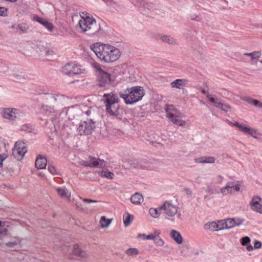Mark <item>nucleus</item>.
I'll list each match as a JSON object with an SVG mask.
<instances>
[{"label": "nucleus", "mask_w": 262, "mask_h": 262, "mask_svg": "<svg viewBox=\"0 0 262 262\" xmlns=\"http://www.w3.org/2000/svg\"><path fill=\"white\" fill-rule=\"evenodd\" d=\"M136 2L143 15L150 17L155 15L156 8L153 3L147 2L145 0H136Z\"/></svg>", "instance_id": "nucleus-6"}, {"label": "nucleus", "mask_w": 262, "mask_h": 262, "mask_svg": "<svg viewBox=\"0 0 262 262\" xmlns=\"http://www.w3.org/2000/svg\"><path fill=\"white\" fill-rule=\"evenodd\" d=\"M37 52L40 56H44L45 55V51H43V49L42 48L38 49V47H37Z\"/></svg>", "instance_id": "nucleus-57"}, {"label": "nucleus", "mask_w": 262, "mask_h": 262, "mask_svg": "<svg viewBox=\"0 0 262 262\" xmlns=\"http://www.w3.org/2000/svg\"><path fill=\"white\" fill-rule=\"evenodd\" d=\"M148 163L145 159L141 160H134L130 163L132 167L138 169H147Z\"/></svg>", "instance_id": "nucleus-15"}, {"label": "nucleus", "mask_w": 262, "mask_h": 262, "mask_svg": "<svg viewBox=\"0 0 262 262\" xmlns=\"http://www.w3.org/2000/svg\"><path fill=\"white\" fill-rule=\"evenodd\" d=\"M170 235L177 244H181L183 243V238L180 233L178 231L175 230H172Z\"/></svg>", "instance_id": "nucleus-25"}, {"label": "nucleus", "mask_w": 262, "mask_h": 262, "mask_svg": "<svg viewBox=\"0 0 262 262\" xmlns=\"http://www.w3.org/2000/svg\"><path fill=\"white\" fill-rule=\"evenodd\" d=\"M261 198L259 196H254L250 202L251 208L262 214V205L259 203Z\"/></svg>", "instance_id": "nucleus-14"}, {"label": "nucleus", "mask_w": 262, "mask_h": 262, "mask_svg": "<svg viewBox=\"0 0 262 262\" xmlns=\"http://www.w3.org/2000/svg\"><path fill=\"white\" fill-rule=\"evenodd\" d=\"M102 25H105L103 22H102L101 24L96 21L95 23H92L90 25V26H84V29L83 30L82 32L90 36L95 35L98 36H102L105 34V31L102 28Z\"/></svg>", "instance_id": "nucleus-5"}, {"label": "nucleus", "mask_w": 262, "mask_h": 262, "mask_svg": "<svg viewBox=\"0 0 262 262\" xmlns=\"http://www.w3.org/2000/svg\"><path fill=\"white\" fill-rule=\"evenodd\" d=\"M144 94L143 87L140 86L127 88L124 92L119 93L120 97L124 100L125 104L128 105H132L140 101Z\"/></svg>", "instance_id": "nucleus-3"}, {"label": "nucleus", "mask_w": 262, "mask_h": 262, "mask_svg": "<svg viewBox=\"0 0 262 262\" xmlns=\"http://www.w3.org/2000/svg\"><path fill=\"white\" fill-rule=\"evenodd\" d=\"M90 167H102L105 166L106 162L99 158L96 159L93 157H89Z\"/></svg>", "instance_id": "nucleus-16"}, {"label": "nucleus", "mask_w": 262, "mask_h": 262, "mask_svg": "<svg viewBox=\"0 0 262 262\" xmlns=\"http://www.w3.org/2000/svg\"><path fill=\"white\" fill-rule=\"evenodd\" d=\"M8 157V155L5 154H0V167L3 166V162Z\"/></svg>", "instance_id": "nucleus-48"}, {"label": "nucleus", "mask_w": 262, "mask_h": 262, "mask_svg": "<svg viewBox=\"0 0 262 262\" xmlns=\"http://www.w3.org/2000/svg\"><path fill=\"white\" fill-rule=\"evenodd\" d=\"M223 104V103L219 102V99H217V101H216V103H215L214 105L216 107L221 109Z\"/></svg>", "instance_id": "nucleus-58"}, {"label": "nucleus", "mask_w": 262, "mask_h": 262, "mask_svg": "<svg viewBox=\"0 0 262 262\" xmlns=\"http://www.w3.org/2000/svg\"><path fill=\"white\" fill-rule=\"evenodd\" d=\"M81 68V66L78 65L73 62H70L64 65L62 69V72L68 76H73L84 73L85 70Z\"/></svg>", "instance_id": "nucleus-7"}, {"label": "nucleus", "mask_w": 262, "mask_h": 262, "mask_svg": "<svg viewBox=\"0 0 262 262\" xmlns=\"http://www.w3.org/2000/svg\"><path fill=\"white\" fill-rule=\"evenodd\" d=\"M245 220L239 218H235V226H239L243 224Z\"/></svg>", "instance_id": "nucleus-46"}, {"label": "nucleus", "mask_w": 262, "mask_h": 262, "mask_svg": "<svg viewBox=\"0 0 262 262\" xmlns=\"http://www.w3.org/2000/svg\"><path fill=\"white\" fill-rule=\"evenodd\" d=\"M153 240L155 241V243L158 246H162L164 244V241L159 236Z\"/></svg>", "instance_id": "nucleus-44"}, {"label": "nucleus", "mask_w": 262, "mask_h": 262, "mask_svg": "<svg viewBox=\"0 0 262 262\" xmlns=\"http://www.w3.org/2000/svg\"><path fill=\"white\" fill-rule=\"evenodd\" d=\"M44 99L46 101L47 105H42V112L49 116L54 111V107L62 106L65 102V98L62 95L53 94H46Z\"/></svg>", "instance_id": "nucleus-4"}, {"label": "nucleus", "mask_w": 262, "mask_h": 262, "mask_svg": "<svg viewBox=\"0 0 262 262\" xmlns=\"http://www.w3.org/2000/svg\"><path fill=\"white\" fill-rule=\"evenodd\" d=\"M91 49L100 60L104 63L115 61L120 57L119 50L112 46L96 43L91 46Z\"/></svg>", "instance_id": "nucleus-1"}, {"label": "nucleus", "mask_w": 262, "mask_h": 262, "mask_svg": "<svg viewBox=\"0 0 262 262\" xmlns=\"http://www.w3.org/2000/svg\"><path fill=\"white\" fill-rule=\"evenodd\" d=\"M230 108V107L228 104L223 103L222 107H221V110L225 111V112H228V110H229Z\"/></svg>", "instance_id": "nucleus-52"}, {"label": "nucleus", "mask_w": 262, "mask_h": 262, "mask_svg": "<svg viewBox=\"0 0 262 262\" xmlns=\"http://www.w3.org/2000/svg\"><path fill=\"white\" fill-rule=\"evenodd\" d=\"M17 242L16 241L9 242L5 243V245L7 247L13 248L17 245Z\"/></svg>", "instance_id": "nucleus-47"}, {"label": "nucleus", "mask_w": 262, "mask_h": 262, "mask_svg": "<svg viewBox=\"0 0 262 262\" xmlns=\"http://www.w3.org/2000/svg\"><path fill=\"white\" fill-rule=\"evenodd\" d=\"M245 56H250L251 57L252 60L258 59L261 55V53L258 51H254L251 53H245Z\"/></svg>", "instance_id": "nucleus-34"}, {"label": "nucleus", "mask_w": 262, "mask_h": 262, "mask_svg": "<svg viewBox=\"0 0 262 262\" xmlns=\"http://www.w3.org/2000/svg\"><path fill=\"white\" fill-rule=\"evenodd\" d=\"M243 100L248 102L249 103L253 104L254 105L262 108V102L257 99H254L250 97H246L243 99Z\"/></svg>", "instance_id": "nucleus-29"}, {"label": "nucleus", "mask_w": 262, "mask_h": 262, "mask_svg": "<svg viewBox=\"0 0 262 262\" xmlns=\"http://www.w3.org/2000/svg\"><path fill=\"white\" fill-rule=\"evenodd\" d=\"M111 81V75L110 73L104 70H100V72L97 73V86L100 88H106L109 85Z\"/></svg>", "instance_id": "nucleus-9"}, {"label": "nucleus", "mask_w": 262, "mask_h": 262, "mask_svg": "<svg viewBox=\"0 0 262 262\" xmlns=\"http://www.w3.org/2000/svg\"><path fill=\"white\" fill-rule=\"evenodd\" d=\"M20 129L27 133H34V128L31 124H25L21 126Z\"/></svg>", "instance_id": "nucleus-33"}, {"label": "nucleus", "mask_w": 262, "mask_h": 262, "mask_svg": "<svg viewBox=\"0 0 262 262\" xmlns=\"http://www.w3.org/2000/svg\"><path fill=\"white\" fill-rule=\"evenodd\" d=\"M195 161L197 163H213L215 159L212 157H201L200 158L195 159Z\"/></svg>", "instance_id": "nucleus-26"}, {"label": "nucleus", "mask_w": 262, "mask_h": 262, "mask_svg": "<svg viewBox=\"0 0 262 262\" xmlns=\"http://www.w3.org/2000/svg\"><path fill=\"white\" fill-rule=\"evenodd\" d=\"M251 128V127H249L247 126L242 125V127H241L239 130L248 135Z\"/></svg>", "instance_id": "nucleus-43"}, {"label": "nucleus", "mask_w": 262, "mask_h": 262, "mask_svg": "<svg viewBox=\"0 0 262 262\" xmlns=\"http://www.w3.org/2000/svg\"><path fill=\"white\" fill-rule=\"evenodd\" d=\"M204 227L206 229H210L212 231H219L225 229L224 225V220L219 221L218 223L212 222L205 225Z\"/></svg>", "instance_id": "nucleus-13"}, {"label": "nucleus", "mask_w": 262, "mask_h": 262, "mask_svg": "<svg viewBox=\"0 0 262 262\" xmlns=\"http://www.w3.org/2000/svg\"><path fill=\"white\" fill-rule=\"evenodd\" d=\"M257 134L258 133L257 132V130L253 129V128H251L248 135L252 136L254 138L257 139L258 138V137H257Z\"/></svg>", "instance_id": "nucleus-45"}, {"label": "nucleus", "mask_w": 262, "mask_h": 262, "mask_svg": "<svg viewBox=\"0 0 262 262\" xmlns=\"http://www.w3.org/2000/svg\"><path fill=\"white\" fill-rule=\"evenodd\" d=\"M105 3L107 5H113V4H115V3L113 0H103Z\"/></svg>", "instance_id": "nucleus-63"}, {"label": "nucleus", "mask_w": 262, "mask_h": 262, "mask_svg": "<svg viewBox=\"0 0 262 262\" xmlns=\"http://www.w3.org/2000/svg\"><path fill=\"white\" fill-rule=\"evenodd\" d=\"M18 27L23 32H25L26 30V28L25 26L23 24H19L18 25Z\"/></svg>", "instance_id": "nucleus-59"}, {"label": "nucleus", "mask_w": 262, "mask_h": 262, "mask_svg": "<svg viewBox=\"0 0 262 262\" xmlns=\"http://www.w3.org/2000/svg\"><path fill=\"white\" fill-rule=\"evenodd\" d=\"M251 239L249 236H244L241 239V243L242 246H246L250 243Z\"/></svg>", "instance_id": "nucleus-42"}, {"label": "nucleus", "mask_w": 262, "mask_h": 262, "mask_svg": "<svg viewBox=\"0 0 262 262\" xmlns=\"http://www.w3.org/2000/svg\"><path fill=\"white\" fill-rule=\"evenodd\" d=\"M22 112L17 108H6L4 110L3 117L11 120L22 116Z\"/></svg>", "instance_id": "nucleus-11"}, {"label": "nucleus", "mask_w": 262, "mask_h": 262, "mask_svg": "<svg viewBox=\"0 0 262 262\" xmlns=\"http://www.w3.org/2000/svg\"><path fill=\"white\" fill-rule=\"evenodd\" d=\"M57 191L59 195L63 197H68V191L66 188H58L57 189Z\"/></svg>", "instance_id": "nucleus-38"}, {"label": "nucleus", "mask_w": 262, "mask_h": 262, "mask_svg": "<svg viewBox=\"0 0 262 262\" xmlns=\"http://www.w3.org/2000/svg\"><path fill=\"white\" fill-rule=\"evenodd\" d=\"M112 222V220L106 219L104 216L101 217L100 223L102 228L107 227Z\"/></svg>", "instance_id": "nucleus-35"}, {"label": "nucleus", "mask_w": 262, "mask_h": 262, "mask_svg": "<svg viewBox=\"0 0 262 262\" xmlns=\"http://www.w3.org/2000/svg\"><path fill=\"white\" fill-rule=\"evenodd\" d=\"M184 191L187 195H191L192 191L189 188H185Z\"/></svg>", "instance_id": "nucleus-64"}, {"label": "nucleus", "mask_w": 262, "mask_h": 262, "mask_svg": "<svg viewBox=\"0 0 262 262\" xmlns=\"http://www.w3.org/2000/svg\"><path fill=\"white\" fill-rule=\"evenodd\" d=\"M48 169L49 171V172L53 175H56L57 174L56 169H55L54 166L52 164V162H48Z\"/></svg>", "instance_id": "nucleus-39"}, {"label": "nucleus", "mask_w": 262, "mask_h": 262, "mask_svg": "<svg viewBox=\"0 0 262 262\" xmlns=\"http://www.w3.org/2000/svg\"><path fill=\"white\" fill-rule=\"evenodd\" d=\"M149 212L151 216L156 218L158 217L160 214L163 213L162 209H161V206L157 208H150Z\"/></svg>", "instance_id": "nucleus-30"}, {"label": "nucleus", "mask_w": 262, "mask_h": 262, "mask_svg": "<svg viewBox=\"0 0 262 262\" xmlns=\"http://www.w3.org/2000/svg\"><path fill=\"white\" fill-rule=\"evenodd\" d=\"M13 80L16 82H23L27 80V76L25 74H14L13 75Z\"/></svg>", "instance_id": "nucleus-27"}, {"label": "nucleus", "mask_w": 262, "mask_h": 262, "mask_svg": "<svg viewBox=\"0 0 262 262\" xmlns=\"http://www.w3.org/2000/svg\"><path fill=\"white\" fill-rule=\"evenodd\" d=\"M94 67L96 69L97 73L100 72V70H103L98 64H94Z\"/></svg>", "instance_id": "nucleus-61"}, {"label": "nucleus", "mask_w": 262, "mask_h": 262, "mask_svg": "<svg viewBox=\"0 0 262 262\" xmlns=\"http://www.w3.org/2000/svg\"><path fill=\"white\" fill-rule=\"evenodd\" d=\"M96 20L93 17H90L89 16H86L83 20H80L78 23L80 28L81 31L84 29V26H89L92 23H95Z\"/></svg>", "instance_id": "nucleus-20"}, {"label": "nucleus", "mask_w": 262, "mask_h": 262, "mask_svg": "<svg viewBox=\"0 0 262 262\" xmlns=\"http://www.w3.org/2000/svg\"><path fill=\"white\" fill-rule=\"evenodd\" d=\"M225 229H231L235 226V218L227 219L224 220Z\"/></svg>", "instance_id": "nucleus-31"}, {"label": "nucleus", "mask_w": 262, "mask_h": 262, "mask_svg": "<svg viewBox=\"0 0 262 262\" xmlns=\"http://www.w3.org/2000/svg\"><path fill=\"white\" fill-rule=\"evenodd\" d=\"M134 216L128 213L125 218L123 219L124 226L125 227L128 226L132 222Z\"/></svg>", "instance_id": "nucleus-37"}, {"label": "nucleus", "mask_w": 262, "mask_h": 262, "mask_svg": "<svg viewBox=\"0 0 262 262\" xmlns=\"http://www.w3.org/2000/svg\"><path fill=\"white\" fill-rule=\"evenodd\" d=\"M34 20L39 24L42 25L46 28H47L49 31H52L53 29V24L48 21L47 20L41 18L38 16H36L34 17Z\"/></svg>", "instance_id": "nucleus-18"}, {"label": "nucleus", "mask_w": 262, "mask_h": 262, "mask_svg": "<svg viewBox=\"0 0 262 262\" xmlns=\"http://www.w3.org/2000/svg\"><path fill=\"white\" fill-rule=\"evenodd\" d=\"M7 9L5 7H0V16H5L7 14Z\"/></svg>", "instance_id": "nucleus-51"}, {"label": "nucleus", "mask_w": 262, "mask_h": 262, "mask_svg": "<svg viewBox=\"0 0 262 262\" xmlns=\"http://www.w3.org/2000/svg\"><path fill=\"white\" fill-rule=\"evenodd\" d=\"M161 209H162L163 213L168 216H173L178 212V207L168 201H165L161 206Z\"/></svg>", "instance_id": "nucleus-12"}, {"label": "nucleus", "mask_w": 262, "mask_h": 262, "mask_svg": "<svg viewBox=\"0 0 262 262\" xmlns=\"http://www.w3.org/2000/svg\"><path fill=\"white\" fill-rule=\"evenodd\" d=\"M126 253L128 255H136L139 252L136 248H129L126 250Z\"/></svg>", "instance_id": "nucleus-41"}, {"label": "nucleus", "mask_w": 262, "mask_h": 262, "mask_svg": "<svg viewBox=\"0 0 262 262\" xmlns=\"http://www.w3.org/2000/svg\"><path fill=\"white\" fill-rule=\"evenodd\" d=\"M95 128V122L92 119L81 122L77 128V132L80 135H88L92 134Z\"/></svg>", "instance_id": "nucleus-8"}, {"label": "nucleus", "mask_w": 262, "mask_h": 262, "mask_svg": "<svg viewBox=\"0 0 262 262\" xmlns=\"http://www.w3.org/2000/svg\"><path fill=\"white\" fill-rule=\"evenodd\" d=\"M240 187L239 185H235V183L233 184V187H232V191L234 190L236 191H239Z\"/></svg>", "instance_id": "nucleus-60"}, {"label": "nucleus", "mask_w": 262, "mask_h": 262, "mask_svg": "<svg viewBox=\"0 0 262 262\" xmlns=\"http://www.w3.org/2000/svg\"><path fill=\"white\" fill-rule=\"evenodd\" d=\"M179 117L178 115H174L172 113L167 112V118H169L171 122L179 126H183L185 124V121L179 119Z\"/></svg>", "instance_id": "nucleus-17"}, {"label": "nucleus", "mask_w": 262, "mask_h": 262, "mask_svg": "<svg viewBox=\"0 0 262 262\" xmlns=\"http://www.w3.org/2000/svg\"><path fill=\"white\" fill-rule=\"evenodd\" d=\"M166 107L165 108V111L166 113V116L167 117V112L168 113H171L170 111L174 109L172 105H166Z\"/></svg>", "instance_id": "nucleus-53"}, {"label": "nucleus", "mask_w": 262, "mask_h": 262, "mask_svg": "<svg viewBox=\"0 0 262 262\" xmlns=\"http://www.w3.org/2000/svg\"><path fill=\"white\" fill-rule=\"evenodd\" d=\"M8 230L6 229H5L2 231H0V239H4L6 236Z\"/></svg>", "instance_id": "nucleus-49"}, {"label": "nucleus", "mask_w": 262, "mask_h": 262, "mask_svg": "<svg viewBox=\"0 0 262 262\" xmlns=\"http://www.w3.org/2000/svg\"><path fill=\"white\" fill-rule=\"evenodd\" d=\"M27 151V147L25 146V143L21 141H17L15 143L12 154L17 160H21Z\"/></svg>", "instance_id": "nucleus-10"}, {"label": "nucleus", "mask_w": 262, "mask_h": 262, "mask_svg": "<svg viewBox=\"0 0 262 262\" xmlns=\"http://www.w3.org/2000/svg\"><path fill=\"white\" fill-rule=\"evenodd\" d=\"M82 165L84 166L85 167H90V161H83L82 162Z\"/></svg>", "instance_id": "nucleus-62"}, {"label": "nucleus", "mask_w": 262, "mask_h": 262, "mask_svg": "<svg viewBox=\"0 0 262 262\" xmlns=\"http://www.w3.org/2000/svg\"><path fill=\"white\" fill-rule=\"evenodd\" d=\"M188 82L186 79H177L171 82V86L173 88L180 89L182 86L185 85Z\"/></svg>", "instance_id": "nucleus-23"}, {"label": "nucleus", "mask_w": 262, "mask_h": 262, "mask_svg": "<svg viewBox=\"0 0 262 262\" xmlns=\"http://www.w3.org/2000/svg\"><path fill=\"white\" fill-rule=\"evenodd\" d=\"M235 183V182H229L226 184V186L222 188L221 189V192L223 194H226L227 192L232 193V187H233V184Z\"/></svg>", "instance_id": "nucleus-28"}, {"label": "nucleus", "mask_w": 262, "mask_h": 262, "mask_svg": "<svg viewBox=\"0 0 262 262\" xmlns=\"http://www.w3.org/2000/svg\"><path fill=\"white\" fill-rule=\"evenodd\" d=\"M261 246V243L260 242L258 241H255L254 242V248L255 249H258L259 248H260Z\"/></svg>", "instance_id": "nucleus-56"}, {"label": "nucleus", "mask_w": 262, "mask_h": 262, "mask_svg": "<svg viewBox=\"0 0 262 262\" xmlns=\"http://www.w3.org/2000/svg\"><path fill=\"white\" fill-rule=\"evenodd\" d=\"M207 98L209 99V100L214 104L216 103V101H217L218 99H215L214 98L211 97L210 95L208 94L207 95Z\"/></svg>", "instance_id": "nucleus-54"}, {"label": "nucleus", "mask_w": 262, "mask_h": 262, "mask_svg": "<svg viewBox=\"0 0 262 262\" xmlns=\"http://www.w3.org/2000/svg\"><path fill=\"white\" fill-rule=\"evenodd\" d=\"M42 48L43 49V51H45V56H50L55 54V52L52 50L50 49L49 48H46V47H44L42 45H38V49H41Z\"/></svg>", "instance_id": "nucleus-36"}, {"label": "nucleus", "mask_w": 262, "mask_h": 262, "mask_svg": "<svg viewBox=\"0 0 262 262\" xmlns=\"http://www.w3.org/2000/svg\"><path fill=\"white\" fill-rule=\"evenodd\" d=\"M130 201L133 204L139 205L143 201V197L141 193L136 192L132 195Z\"/></svg>", "instance_id": "nucleus-24"}, {"label": "nucleus", "mask_w": 262, "mask_h": 262, "mask_svg": "<svg viewBox=\"0 0 262 262\" xmlns=\"http://www.w3.org/2000/svg\"><path fill=\"white\" fill-rule=\"evenodd\" d=\"M161 39L163 42H166L170 45L177 44L176 40L170 36L163 35L161 36Z\"/></svg>", "instance_id": "nucleus-32"}, {"label": "nucleus", "mask_w": 262, "mask_h": 262, "mask_svg": "<svg viewBox=\"0 0 262 262\" xmlns=\"http://www.w3.org/2000/svg\"><path fill=\"white\" fill-rule=\"evenodd\" d=\"M47 165L46 158L41 155L37 156L35 161V166L37 169H42L46 168Z\"/></svg>", "instance_id": "nucleus-19"}, {"label": "nucleus", "mask_w": 262, "mask_h": 262, "mask_svg": "<svg viewBox=\"0 0 262 262\" xmlns=\"http://www.w3.org/2000/svg\"><path fill=\"white\" fill-rule=\"evenodd\" d=\"M83 202H85L86 203L89 204V203H97L98 201H97V200H92V199H91L85 198V199H83Z\"/></svg>", "instance_id": "nucleus-55"}, {"label": "nucleus", "mask_w": 262, "mask_h": 262, "mask_svg": "<svg viewBox=\"0 0 262 262\" xmlns=\"http://www.w3.org/2000/svg\"><path fill=\"white\" fill-rule=\"evenodd\" d=\"M104 103L106 113L110 116L121 119L122 116L120 113V100L116 94L110 93L103 95Z\"/></svg>", "instance_id": "nucleus-2"}, {"label": "nucleus", "mask_w": 262, "mask_h": 262, "mask_svg": "<svg viewBox=\"0 0 262 262\" xmlns=\"http://www.w3.org/2000/svg\"><path fill=\"white\" fill-rule=\"evenodd\" d=\"M161 233V232L160 230H156L154 231L153 233L150 234L148 235H146L145 234H139L138 235V237H142L143 239L145 240H150V239H154L156 238L157 237H158L160 234Z\"/></svg>", "instance_id": "nucleus-22"}, {"label": "nucleus", "mask_w": 262, "mask_h": 262, "mask_svg": "<svg viewBox=\"0 0 262 262\" xmlns=\"http://www.w3.org/2000/svg\"><path fill=\"white\" fill-rule=\"evenodd\" d=\"M102 176L104 177L107 178V179L112 180L113 179L114 174L113 172H112L108 171L107 169H106V170L102 171Z\"/></svg>", "instance_id": "nucleus-40"}, {"label": "nucleus", "mask_w": 262, "mask_h": 262, "mask_svg": "<svg viewBox=\"0 0 262 262\" xmlns=\"http://www.w3.org/2000/svg\"><path fill=\"white\" fill-rule=\"evenodd\" d=\"M73 253L81 258H84L86 256V253L84 251L81 250L78 244H75L73 247Z\"/></svg>", "instance_id": "nucleus-21"}, {"label": "nucleus", "mask_w": 262, "mask_h": 262, "mask_svg": "<svg viewBox=\"0 0 262 262\" xmlns=\"http://www.w3.org/2000/svg\"><path fill=\"white\" fill-rule=\"evenodd\" d=\"M8 70V67L6 64L1 63L0 66V72L5 73Z\"/></svg>", "instance_id": "nucleus-50"}]
</instances>
